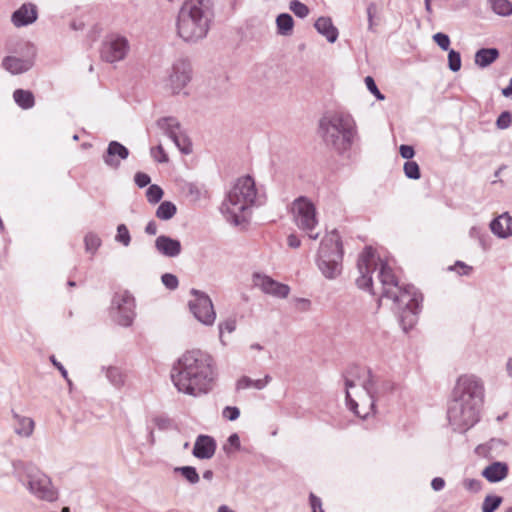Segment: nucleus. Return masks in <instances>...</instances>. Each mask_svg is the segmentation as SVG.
<instances>
[{
  "label": "nucleus",
  "instance_id": "nucleus-56",
  "mask_svg": "<svg viewBox=\"0 0 512 512\" xmlns=\"http://www.w3.org/2000/svg\"><path fill=\"white\" fill-rule=\"evenodd\" d=\"M469 235H470V237L476 238L479 241H482L483 239L488 238V234L486 232H484L479 227H472L469 231Z\"/></svg>",
  "mask_w": 512,
  "mask_h": 512
},
{
  "label": "nucleus",
  "instance_id": "nucleus-58",
  "mask_svg": "<svg viewBox=\"0 0 512 512\" xmlns=\"http://www.w3.org/2000/svg\"><path fill=\"white\" fill-rule=\"evenodd\" d=\"M445 486V481L441 477H435L431 481V487L434 491H441Z\"/></svg>",
  "mask_w": 512,
  "mask_h": 512
},
{
  "label": "nucleus",
  "instance_id": "nucleus-61",
  "mask_svg": "<svg viewBox=\"0 0 512 512\" xmlns=\"http://www.w3.org/2000/svg\"><path fill=\"white\" fill-rule=\"evenodd\" d=\"M157 224L155 221H149L148 224L145 227V232L148 235H155L157 233Z\"/></svg>",
  "mask_w": 512,
  "mask_h": 512
},
{
  "label": "nucleus",
  "instance_id": "nucleus-31",
  "mask_svg": "<svg viewBox=\"0 0 512 512\" xmlns=\"http://www.w3.org/2000/svg\"><path fill=\"white\" fill-rule=\"evenodd\" d=\"M492 11L502 17L512 15V3L509 0H490Z\"/></svg>",
  "mask_w": 512,
  "mask_h": 512
},
{
  "label": "nucleus",
  "instance_id": "nucleus-15",
  "mask_svg": "<svg viewBox=\"0 0 512 512\" xmlns=\"http://www.w3.org/2000/svg\"><path fill=\"white\" fill-rule=\"evenodd\" d=\"M321 138L328 147L335 149L339 153L348 150L356 136V130H320Z\"/></svg>",
  "mask_w": 512,
  "mask_h": 512
},
{
  "label": "nucleus",
  "instance_id": "nucleus-11",
  "mask_svg": "<svg viewBox=\"0 0 512 512\" xmlns=\"http://www.w3.org/2000/svg\"><path fill=\"white\" fill-rule=\"evenodd\" d=\"M193 69L187 57H178L167 70L166 87L173 95L180 94L192 80Z\"/></svg>",
  "mask_w": 512,
  "mask_h": 512
},
{
  "label": "nucleus",
  "instance_id": "nucleus-21",
  "mask_svg": "<svg viewBox=\"0 0 512 512\" xmlns=\"http://www.w3.org/2000/svg\"><path fill=\"white\" fill-rule=\"evenodd\" d=\"M216 451V441L209 435L197 436L192 454L198 459H211Z\"/></svg>",
  "mask_w": 512,
  "mask_h": 512
},
{
  "label": "nucleus",
  "instance_id": "nucleus-37",
  "mask_svg": "<svg viewBox=\"0 0 512 512\" xmlns=\"http://www.w3.org/2000/svg\"><path fill=\"white\" fill-rule=\"evenodd\" d=\"M289 9L299 18H305L309 14V8L299 0H292L289 3Z\"/></svg>",
  "mask_w": 512,
  "mask_h": 512
},
{
  "label": "nucleus",
  "instance_id": "nucleus-48",
  "mask_svg": "<svg viewBox=\"0 0 512 512\" xmlns=\"http://www.w3.org/2000/svg\"><path fill=\"white\" fill-rule=\"evenodd\" d=\"M151 156L159 163H166L168 161V157L164 152L162 145L151 148Z\"/></svg>",
  "mask_w": 512,
  "mask_h": 512
},
{
  "label": "nucleus",
  "instance_id": "nucleus-55",
  "mask_svg": "<svg viewBox=\"0 0 512 512\" xmlns=\"http://www.w3.org/2000/svg\"><path fill=\"white\" fill-rule=\"evenodd\" d=\"M295 307L301 312H306L311 308V301L306 298L295 299Z\"/></svg>",
  "mask_w": 512,
  "mask_h": 512
},
{
  "label": "nucleus",
  "instance_id": "nucleus-54",
  "mask_svg": "<svg viewBox=\"0 0 512 512\" xmlns=\"http://www.w3.org/2000/svg\"><path fill=\"white\" fill-rule=\"evenodd\" d=\"M399 153L402 158L407 159L408 161H411L415 155L414 148L410 145H401L399 147Z\"/></svg>",
  "mask_w": 512,
  "mask_h": 512
},
{
  "label": "nucleus",
  "instance_id": "nucleus-30",
  "mask_svg": "<svg viewBox=\"0 0 512 512\" xmlns=\"http://www.w3.org/2000/svg\"><path fill=\"white\" fill-rule=\"evenodd\" d=\"M16 419L15 432L23 437H29L34 430V421L29 417H23L15 414Z\"/></svg>",
  "mask_w": 512,
  "mask_h": 512
},
{
  "label": "nucleus",
  "instance_id": "nucleus-26",
  "mask_svg": "<svg viewBox=\"0 0 512 512\" xmlns=\"http://www.w3.org/2000/svg\"><path fill=\"white\" fill-rule=\"evenodd\" d=\"M500 53L497 48H481L474 55V62L480 68H486L495 62Z\"/></svg>",
  "mask_w": 512,
  "mask_h": 512
},
{
  "label": "nucleus",
  "instance_id": "nucleus-18",
  "mask_svg": "<svg viewBox=\"0 0 512 512\" xmlns=\"http://www.w3.org/2000/svg\"><path fill=\"white\" fill-rule=\"evenodd\" d=\"M255 285L260 287L264 293L279 298H286L290 292L288 285L276 282L265 275H255Z\"/></svg>",
  "mask_w": 512,
  "mask_h": 512
},
{
  "label": "nucleus",
  "instance_id": "nucleus-32",
  "mask_svg": "<svg viewBox=\"0 0 512 512\" xmlns=\"http://www.w3.org/2000/svg\"><path fill=\"white\" fill-rule=\"evenodd\" d=\"M177 208L175 204H173L170 201H164L162 202L157 210H156V216L157 218L161 220H169L176 214Z\"/></svg>",
  "mask_w": 512,
  "mask_h": 512
},
{
  "label": "nucleus",
  "instance_id": "nucleus-40",
  "mask_svg": "<svg viewBox=\"0 0 512 512\" xmlns=\"http://www.w3.org/2000/svg\"><path fill=\"white\" fill-rule=\"evenodd\" d=\"M219 328V338L222 345H226V342L223 338V333L226 331L228 333H232L236 329V320L234 318L226 319L223 322H220L218 325Z\"/></svg>",
  "mask_w": 512,
  "mask_h": 512
},
{
  "label": "nucleus",
  "instance_id": "nucleus-8",
  "mask_svg": "<svg viewBox=\"0 0 512 512\" xmlns=\"http://www.w3.org/2000/svg\"><path fill=\"white\" fill-rule=\"evenodd\" d=\"M12 468L18 477H20V473H24L26 488L36 499L49 503L58 500V489L54 486L51 478L38 467L31 463L13 461Z\"/></svg>",
  "mask_w": 512,
  "mask_h": 512
},
{
  "label": "nucleus",
  "instance_id": "nucleus-28",
  "mask_svg": "<svg viewBox=\"0 0 512 512\" xmlns=\"http://www.w3.org/2000/svg\"><path fill=\"white\" fill-rule=\"evenodd\" d=\"M15 103L23 110H29L35 105V97L32 91L25 89H16L13 92Z\"/></svg>",
  "mask_w": 512,
  "mask_h": 512
},
{
  "label": "nucleus",
  "instance_id": "nucleus-29",
  "mask_svg": "<svg viewBox=\"0 0 512 512\" xmlns=\"http://www.w3.org/2000/svg\"><path fill=\"white\" fill-rule=\"evenodd\" d=\"M277 33L282 36L292 34L294 20L289 13H281L276 17Z\"/></svg>",
  "mask_w": 512,
  "mask_h": 512
},
{
  "label": "nucleus",
  "instance_id": "nucleus-9",
  "mask_svg": "<svg viewBox=\"0 0 512 512\" xmlns=\"http://www.w3.org/2000/svg\"><path fill=\"white\" fill-rule=\"evenodd\" d=\"M6 50L11 55L3 58L2 67L10 74H23L34 66L37 50L31 42L23 40L15 43L10 42L6 45Z\"/></svg>",
  "mask_w": 512,
  "mask_h": 512
},
{
  "label": "nucleus",
  "instance_id": "nucleus-24",
  "mask_svg": "<svg viewBox=\"0 0 512 512\" xmlns=\"http://www.w3.org/2000/svg\"><path fill=\"white\" fill-rule=\"evenodd\" d=\"M165 134L183 154L192 153V141L185 130H165Z\"/></svg>",
  "mask_w": 512,
  "mask_h": 512
},
{
  "label": "nucleus",
  "instance_id": "nucleus-46",
  "mask_svg": "<svg viewBox=\"0 0 512 512\" xmlns=\"http://www.w3.org/2000/svg\"><path fill=\"white\" fill-rule=\"evenodd\" d=\"M463 487L472 493H477L482 489V482L478 479L466 478L463 480Z\"/></svg>",
  "mask_w": 512,
  "mask_h": 512
},
{
  "label": "nucleus",
  "instance_id": "nucleus-2",
  "mask_svg": "<svg viewBox=\"0 0 512 512\" xmlns=\"http://www.w3.org/2000/svg\"><path fill=\"white\" fill-rule=\"evenodd\" d=\"M170 377L179 393L199 397L213 389L218 377L217 365L208 352L188 350L174 362Z\"/></svg>",
  "mask_w": 512,
  "mask_h": 512
},
{
  "label": "nucleus",
  "instance_id": "nucleus-25",
  "mask_svg": "<svg viewBox=\"0 0 512 512\" xmlns=\"http://www.w3.org/2000/svg\"><path fill=\"white\" fill-rule=\"evenodd\" d=\"M508 475V466L503 462H493L483 471L482 476L491 483L500 482Z\"/></svg>",
  "mask_w": 512,
  "mask_h": 512
},
{
  "label": "nucleus",
  "instance_id": "nucleus-19",
  "mask_svg": "<svg viewBox=\"0 0 512 512\" xmlns=\"http://www.w3.org/2000/svg\"><path fill=\"white\" fill-rule=\"evenodd\" d=\"M128 156L129 150L124 145L117 141H111L103 155V161L108 167L118 169L121 160H125Z\"/></svg>",
  "mask_w": 512,
  "mask_h": 512
},
{
  "label": "nucleus",
  "instance_id": "nucleus-35",
  "mask_svg": "<svg viewBox=\"0 0 512 512\" xmlns=\"http://www.w3.org/2000/svg\"><path fill=\"white\" fill-rule=\"evenodd\" d=\"M115 241L122 244L125 247H128L131 243V235L125 224H119L117 226V233L115 236Z\"/></svg>",
  "mask_w": 512,
  "mask_h": 512
},
{
  "label": "nucleus",
  "instance_id": "nucleus-6",
  "mask_svg": "<svg viewBox=\"0 0 512 512\" xmlns=\"http://www.w3.org/2000/svg\"><path fill=\"white\" fill-rule=\"evenodd\" d=\"M261 203L255 181L247 175L236 180L222 203L221 211L229 223L238 226L247 222L251 208Z\"/></svg>",
  "mask_w": 512,
  "mask_h": 512
},
{
  "label": "nucleus",
  "instance_id": "nucleus-17",
  "mask_svg": "<svg viewBox=\"0 0 512 512\" xmlns=\"http://www.w3.org/2000/svg\"><path fill=\"white\" fill-rule=\"evenodd\" d=\"M38 19V8L33 3H24L11 15L12 24L17 27H26Z\"/></svg>",
  "mask_w": 512,
  "mask_h": 512
},
{
  "label": "nucleus",
  "instance_id": "nucleus-53",
  "mask_svg": "<svg viewBox=\"0 0 512 512\" xmlns=\"http://www.w3.org/2000/svg\"><path fill=\"white\" fill-rule=\"evenodd\" d=\"M309 500L312 512H324L322 508V501L319 497L313 493H310Z\"/></svg>",
  "mask_w": 512,
  "mask_h": 512
},
{
  "label": "nucleus",
  "instance_id": "nucleus-3",
  "mask_svg": "<svg viewBox=\"0 0 512 512\" xmlns=\"http://www.w3.org/2000/svg\"><path fill=\"white\" fill-rule=\"evenodd\" d=\"M483 384L474 375L460 376L452 391L447 408V418L456 432H466L479 421V407Z\"/></svg>",
  "mask_w": 512,
  "mask_h": 512
},
{
  "label": "nucleus",
  "instance_id": "nucleus-52",
  "mask_svg": "<svg viewBox=\"0 0 512 512\" xmlns=\"http://www.w3.org/2000/svg\"><path fill=\"white\" fill-rule=\"evenodd\" d=\"M134 181L139 188H143L150 184L151 178L146 173L137 172L134 176Z\"/></svg>",
  "mask_w": 512,
  "mask_h": 512
},
{
  "label": "nucleus",
  "instance_id": "nucleus-13",
  "mask_svg": "<svg viewBox=\"0 0 512 512\" xmlns=\"http://www.w3.org/2000/svg\"><path fill=\"white\" fill-rule=\"evenodd\" d=\"M191 294L194 298L189 301V308L194 317L206 326L213 325L216 319V312L210 297L196 289H192Z\"/></svg>",
  "mask_w": 512,
  "mask_h": 512
},
{
  "label": "nucleus",
  "instance_id": "nucleus-50",
  "mask_svg": "<svg viewBox=\"0 0 512 512\" xmlns=\"http://www.w3.org/2000/svg\"><path fill=\"white\" fill-rule=\"evenodd\" d=\"M512 121V115L509 111H503L496 120L497 128H508Z\"/></svg>",
  "mask_w": 512,
  "mask_h": 512
},
{
  "label": "nucleus",
  "instance_id": "nucleus-49",
  "mask_svg": "<svg viewBox=\"0 0 512 512\" xmlns=\"http://www.w3.org/2000/svg\"><path fill=\"white\" fill-rule=\"evenodd\" d=\"M222 415L229 421H235L240 416V410L235 406H226L222 411Z\"/></svg>",
  "mask_w": 512,
  "mask_h": 512
},
{
  "label": "nucleus",
  "instance_id": "nucleus-12",
  "mask_svg": "<svg viewBox=\"0 0 512 512\" xmlns=\"http://www.w3.org/2000/svg\"><path fill=\"white\" fill-rule=\"evenodd\" d=\"M110 309L114 321L119 325L128 327L133 323L136 316L135 299L128 291L116 292L112 298Z\"/></svg>",
  "mask_w": 512,
  "mask_h": 512
},
{
  "label": "nucleus",
  "instance_id": "nucleus-38",
  "mask_svg": "<svg viewBox=\"0 0 512 512\" xmlns=\"http://www.w3.org/2000/svg\"><path fill=\"white\" fill-rule=\"evenodd\" d=\"M502 503L500 496L488 495L485 497L482 504V512H494Z\"/></svg>",
  "mask_w": 512,
  "mask_h": 512
},
{
  "label": "nucleus",
  "instance_id": "nucleus-42",
  "mask_svg": "<svg viewBox=\"0 0 512 512\" xmlns=\"http://www.w3.org/2000/svg\"><path fill=\"white\" fill-rule=\"evenodd\" d=\"M448 67L452 72H458L461 69V55L458 51L449 50Z\"/></svg>",
  "mask_w": 512,
  "mask_h": 512
},
{
  "label": "nucleus",
  "instance_id": "nucleus-34",
  "mask_svg": "<svg viewBox=\"0 0 512 512\" xmlns=\"http://www.w3.org/2000/svg\"><path fill=\"white\" fill-rule=\"evenodd\" d=\"M174 472L180 473L190 484H197L200 480V476L196 471V468L192 466L176 467Z\"/></svg>",
  "mask_w": 512,
  "mask_h": 512
},
{
  "label": "nucleus",
  "instance_id": "nucleus-63",
  "mask_svg": "<svg viewBox=\"0 0 512 512\" xmlns=\"http://www.w3.org/2000/svg\"><path fill=\"white\" fill-rule=\"evenodd\" d=\"M506 370L510 377H512V359H509L506 363Z\"/></svg>",
  "mask_w": 512,
  "mask_h": 512
},
{
  "label": "nucleus",
  "instance_id": "nucleus-1",
  "mask_svg": "<svg viewBox=\"0 0 512 512\" xmlns=\"http://www.w3.org/2000/svg\"><path fill=\"white\" fill-rule=\"evenodd\" d=\"M360 276L356 284L360 289L379 295V301H391L402 329L407 332L417 323L422 294L413 285H400L388 261L376 255L372 247H366L358 257Z\"/></svg>",
  "mask_w": 512,
  "mask_h": 512
},
{
  "label": "nucleus",
  "instance_id": "nucleus-20",
  "mask_svg": "<svg viewBox=\"0 0 512 512\" xmlns=\"http://www.w3.org/2000/svg\"><path fill=\"white\" fill-rule=\"evenodd\" d=\"M155 249L164 257L176 258L182 252V245L177 239L166 235H160L155 240Z\"/></svg>",
  "mask_w": 512,
  "mask_h": 512
},
{
  "label": "nucleus",
  "instance_id": "nucleus-57",
  "mask_svg": "<svg viewBox=\"0 0 512 512\" xmlns=\"http://www.w3.org/2000/svg\"><path fill=\"white\" fill-rule=\"evenodd\" d=\"M50 360H51L52 364L59 370L61 375L70 383V381L68 379L67 370L64 368V366L60 362H58L56 360L55 356H53V355L50 357Z\"/></svg>",
  "mask_w": 512,
  "mask_h": 512
},
{
  "label": "nucleus",
  "instance_id": "nucleus-5",
  "mask_svg": "<svg viewBox=\"0 0 512 512\" xmlns=\"http://www.w3.org/2000/svg\"><path fill=\"white\" fill-rule=\"evenodd\" d=\"M213 16L212 0H186L178 14V35L189 43L205 38Z\"/></svg>",
  "mask_w": 512,
  "mask_h": 512
},
{
  "label": "nucleus",
  "instance_id": "nucleus-4",
  "mask_svg": "<svg viewBox=\"0 0 512 512\" xmlns=\"http://www.w3.org/2000/svg\"><path fill=\"white\" fill-rule=\"evenodd\" d=\"M345 395L348 408L365 419L375 413L378 386L375 376L366 367H351L344 375Z\"/></svg>",
  "mask_w": 512,
  "mask_h": 512
},
{
  "label": "nucleus",
  "instance_id": "nucleus-59",
  "mask_svg": "<svg viewBox=\"0 0 512 512\" xmlns=\"http://www.w3.org/2000/svg\"><path fill=\"white\" fill-rule=\"evenodd\" d=\"M287 244L289 247L296 249L300 247L301 241L295 234H290L287 237Z\"/></svg>",
  "mask_w": 512,
  "mask_h": 512
},
{
  "label": "nucleus",
  "instance_id": "nucleus-47",
  "mask_svg": "<svg viewBox=\"0 0 512 512\" xmlns=\"http://www.w3.org/2000/svg\"><path fill=\"white\" fill-rule=\"evenodd\" d=\"M161 280H162L163 285L170 290L176 289L179 285L178 278L174 274H171V273L163 274L161 277Z\"/></svg>",
  "mask_w": 512,
  "mask_h": 512
},
{
  "label": "nucleus",
  "instance_id": "nucleus-23",
  "mask_svg": "<svg viewBox=\"0 0 512 512\" xmlns=\"http://www.w3.org/2000/svg\"><path fill=\"white\" fill-rule=\"evenodd\" d=\"M315 29L319 34L324 36L329 43H335L338 39L339 32L334 26L330 17H319L314 24Z\"/></svg>",
  "mask_w": 512,
  "mask_h": 512
},
{
  "label": "nucleus",
  "instance_id": "nucleus-41",
  "mask_svg": "<svg viewBox=\"0 0 512 512\" xmlns=\"http://www.w3.org/2000/svg\"><path fill=\"white\" fill-rule=\"evenodd\" d=\"M163 196V190L160 186L153 184L150 185L146 191V197L149 203H158Z\"/></svg>",
  "mask_w": 512,
  "mask_h": 512
},
{
  "label": "nucleus",
  "instance_id": "nucleus-7",
  "mask_svg": "<svg viewBox=\"0 0 512 512\" xmlns=\"http://www.w3.org/2000/svg\"><path fill=\"white\" fill-rule=\"evenodd\" d=\"M343 245L337 230L327 233L321 240L315 263L328 280L338 278L343 270Z\"/></svg>",
  "mask_w": 512,
  "mask_h": 512
},
{
  "label": "nucleus",
  "instance_id": "nucleus-64",
  "mask_svg": "<svg viewBox=\"0 0 512 512\" xmlns=\"http://www.w3.org/2000/svg\"><path fill=\"white\" fill-rule=\"evenodd\" d=\"M217 512H234V511L227 505H221L218 507Z\"/></svg>",
  "mask_w": 512,
  "mask_h": 512
},
{
  "label": "nucleus",
  "instance_id": "nucleus-51",
  "mask_svg": "<svg viewBox=\"0 0 512 512\" xmlns=\"http://www.w3.org/2000/svg\"><path fill=\"white\" fill-rule=\"evenodd\" d=\"M366 12H367V18H368V29L370 31H373V27H374L373 19H374L375 15L377 14V5L374 2L369 3L367 6V9H366Z\"/></svg>",
  "mask_w": 512,
  "mask_h": 512
},
{
  "label": "nucleus",
  "instance_id": "nucleus-62",
  "mask_svg": "<svg viewBox=\"0 0 512 512\" xmlns=\"http://www.w3.org/2000/svg\"><path fill=\"white\" fill-rule=\"evenodd\" d=\"M502 94L505 97H512V78L509 80L508 86L502 89Z\"/></svg>",
  "mask_w": 512,
  "mask_h": 512
},
{
  "label": "nucleus",
  "instance_id": "nucleus-36",
  "mask_svg": "<svg viewBox=\"0 0 512 512\" xmlns=\"http://www.w3.org/2000/svg\"><path fill=\"white\" fill-rule=\"evenodd\" d=\"M84 242L86 251L91 253H95L101 245L100 237L93 232L86 234Z\"/></svg>",
  "mask_w": 512,
  "mask_h": 512
},
{
  "label": "nucleus",
  "instance_id": "nucleus-44",
  "mask_svg": "<svg viewBox=\"0 0 512 512\" xmlns=\"http://www.w3.org/2000/svg\"><path fill=\"white\" fill-rule=\"evenodd\" d=\"M364 82H365V85H366L368 91L371 94H373L378 100H383L384 99V95L378 89V87H377L373 77L366 76L365 79H364Z\"/></svg>",
  "mask_w": 512,
  "mask_h": 512
},
{
  "label": "nucleus",
  "instance_id": "nucleus-43",
  "mask_svg": "<svg viewBox=\"0 0 512 512\" xmlns=\"http://www.w3.org/2000/svg\"><path fill=\"white\" fill-rule=\"evenodd\" d=\"M180 122L173 116L162 117L157 120V128H180Z\"/></svg>",
  "mask_w": 512,
  "mask_h": 512
},
{
  "label": "nucleus",
  "instance_id": "nucleus-33",
  "mask_svg": "<svg viewBox=\"0 0 512 512\" xmlns=\"http://www.w3.org/2000/svg\"><path fill=\"white\" fill-rule=\"evenodd\" d=\"M106 377L108 381L116 388H120L124 385L125 376L117 367L110 366L106 368Z\"/></svg>",
  "mask_w": 512,
  "mask_h": 512
},
{
  "label": "nucleus",
  "instance_id": "nucleus-22",
  "mask_svg": "<svg viewBox=\"0 0 512 512\" xmlns=\"http://www.w3.org/2000/svg\"><path fill=\"white\" fill-rule=\"evenodd\" d=\"M490 229L494 235L506 239L512 236V217L508 213H503L490 223Z\"/></svg>",
  "mask_w": 512,
  "mask_h": 512
},
{
  "label": "nucleus",
  "instance_id": "nucleus-10",
  "mask_svg": "<svg viewBox=\"0 0 512 512\" xmlns=\"http://www.w3.org/2000/svg\"><path fill=\"white\" fill-rule=\"evenodd\" d=\"M292 212L298 228L305 231L310 239H318L319 233H313L318 224L314 204L305 197H299L293 201Z\"/></svg>",
  "mask_w": 512,
  "mask_h": 512
},
{
  "label": "nucleus",
  "instance_id": "nucleus-39",
  "mask_svg": "<svg viewBox=\"0 0 512 512\" xmlns=\"http://www.w3.org/2000/svg\"><path fill=\"white\" fill-rule=\"evenodd\" d=\"M404 174L407 178L417 180L420 178V168L415 161H406L403 166Z\"/></svg>",
  "mask_w": 512,
  "mask_h": 512
},
{
  "label": "nucleus",
  "instance_id": "nucleus-60",
  "mask_svg": "<svg viewBox=\"0 0 512 512\" xmlns=\"http://www.w3.org/2000/svg\"><path fill=\"white\" fill-rule=\"evenodd\" d=\"M228 444L232 447H234L236 450L240 449V438L237 433H233L228 437L227 440Z\"/></svg>",
  "mask_w": 512,
  "mask_h": 512
},
{
  "label": "nucleus",
  "instance_id": "nucleus-16",
  "mask_svg": "<svg viewBox=\"0 0 512 512\" xmlns=\"http://www.w3.org/2000/svg\"><path fill=\"white\" fill-rule=\"evenodd\" d=\"M319 128H355V121L344 110L328 111L321 117Z\"/></svg>",
  "mask_w": 512,
  "mask_h": 512
},
{
  "label": "nucleus",
  "instance_id": "nucleus-27",
  "mask_svg": "<svg viewBox=\"0 0 512 512\" xmlns=\"http://www.w3.org/2000/svg\"><path fill=\"white\" fill-rule=\"evenodd\" d=\"M271 379V376L268 374L265 375L264 378L257 380H253L248 376H242L236 383V389L244 390L254 388L257 390H262L270 383Z\"/></svg>",
  "mask_w": 512,
  "mask_h": 512
},
{
  "label": "nucleus",
  "instance_id": "nucleus-14",
  "mask_svg": "<svg viewBox=\"0 0 512 512\" xmlns=\"http://www.w3.org/2000/svg\"><path fill=\"white\" fill-rule=\"evenodd\" d=\"M130 49L126 37L118 34L107 35L102 42L100 55L102 60L108 63H115L123 60Z\"/></svg>",
  "mask_w": 512,
  "mask_h": 512
},
{
  "label": "nucleus",
  "instance_id": "nucleus-45",
  "mask_svg": "<svg viewBox=\"0 0 512 512\" xmlns=\"http://www.w3.org/2000/svg\"><path fill=\"white\" fill-rule=\"evenodd\" d=\"M433 40L442 50H449L450 38L447 34L438 32L433 35Z\"/></svg>",
  "mask_w": 512,
  "mask_h": 512
}]
</instances>
